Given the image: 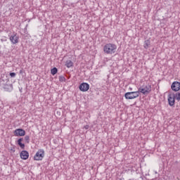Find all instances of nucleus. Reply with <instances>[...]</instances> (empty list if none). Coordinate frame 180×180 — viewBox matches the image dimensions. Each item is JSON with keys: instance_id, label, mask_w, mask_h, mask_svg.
<instances>
[{"instance_id": "obj_1", "label": "nucleus", "mask_w": 180, "mask_h": 180, "mask_svg": "<svg viewBox=\"0 0 180 180\" xmlns=\"http://www.w3.org/2000/svg\"><path fill=\"white\" fill-rule=\"evenodd\" d=\"M117 46L115 44H106L103 47V51L105 54H115Z\"/></svg>"}, {"instance_id": "obj_2", "label": "nucleus", "mask_w": 180, "mask_h": 180, "mask_svg": "<svg viewBox=\"0 0 180 180\" xmlns=\"http://www.w3.org/2000/svg\"><path fill=\"white\" fill-rule=\"evenodd\" d=\"M0 82L4 91H6L7 92H11V91L13 89V85L12 84H7V82H9L8 79H6V83H2V82H5V79H4V77H1L0 79Z\"/></svg>"}, {"instance_id": "obj_3", "label": "nucleus", "mask_w": 180, "mask_h": 180, "mask_svg": "<svg viewBox=\"0 0 180 180\" xmlns=\"http://www.w3.org/2000/svg\"><path fill=\"white\" fill-rule=\"evenodd\" d=\"M44 158V150L39 149L34 156V160L35 161H41Z\"/></svg>"}, {"instance_id": "obj_4", "label": "nucleus", "mask_w": 180, "mask_h": 180, "mask_svg": "<svg viewBox=\"0 0 180 180\" xmlns=\"http://www.w3.org/2000/svg\"><path fill=\"white\" fill-rule=\"evenodd\" d=\"M171 89L172 91H174V92H178L179 91H180V82H173L171 85Z\"/></svg>"}, {"instance_id": "obj_5", "label": "nucleus", "mask_w": 180, "mask_h": 180, "mask_svg": "<svg viewBox=\"0 0 180 180\" xmlns=\"http://www.w3.org/2000/svg\"><path fill=\"white\" fill-rule=\"evenodd\" d=\"M79 89L82 92H86L89 90V84L83 82L79 86Z\"/></svg>"}, {"instance_id": "obj_6", "label": "nucleus", "mask_w": 180, "mask_h": 180, "mask_svg": "<svg viewBox=\"0 0 180 180\" xmlns=\"http://www.w3.org/2000/svg\"><path fill=\"white\" fill-rule=\"evenodd\" d=\"M17 34L16 33H13L10 37V41H11L12 44H18L19 43V37Z\"/></svg>"}, {"instance_id": "obj_7", "label": "nucleus", "mask_w": 180, "mask_h": 180, "mask_svg": "<svg viewBox=\"0 0 180 180\" xmlns=\"http://www.w3.org/2000/svg\"><path fill=\"white\" fill-rule=\"evenodd\" d=\"M26 131L23 129H17L14 131V135L16 136H25Z\"/></svg>"}, {"instance_id": "obj_8", "label": "nucleus", "mask_w": 180, "mask_h": 180, "mask_svg": "<svg viewBox=\"0 0 180 180\" xmlns=\"http://www.w3.org/2000/svg\"><path fill=\"white\" fill-rule=\"evenodd\" d=\"M167 101L170 106H175V98L172 94H168Z\"/></svg>"}, {"instance_id": "obj_9", "label": "nucleus", "mask_w": 180, "mask_h": 180, "mask_svg": "<svg viewBox=\"0 0 180 180\" xmlns=\"http://www.w3.org/2000/svg\"><path fill=\"white\" fill-rule=\"evenodd\" d=\"M129 95H133V97H129L130 99H136V98H139L140 96V91L138 89L137 91H131V93H128L127 96Z\"/></svg>"}, {"instance_id": "obj_10", "label": "nucleus", "mask_w": 180, "mask_h": 180, "mask_svg": "<svg viewBox=\"0 0 180 180\" xmlns=\"http://www.w3.org/2000/svg\"><path fill=\"white\" fill-rule=\"evenodd\" d=\"M22 160H27L29 158V152L27 150H22L20 153Z\"/></svg>"}, {"instance_id": "obj_11", "label": "nucleus", "mask_w": 180, "mask_h": 180, "mask_svg": "<svg viewBox=\"0 0 180 180\" xmlns=\"http://www.w3.org/2000/svg\"><path fill=\"white\" fill-rule=\"evenodd\" d=\"M176 93H173L172 95H173V97H174V99L177 101V102H180V92L176 91Z\"/></svg>"}, {"instance_id": "obj_12", "label": "nucleus", "mask_w": 180, "mask_h": 180, "mask_svg": "<svg viewBox=\"0 0 180 180\" xmlns=\"http://www.w3.org/2000/svg\"><path fill=\"white\" fill-rule=\"evenodd\" d=\"M138 90L139 91V94L141 93L143 94V95H148V91L144 89V87H139Z\"/></svg>"}, {"instance_id": "obj_13", "label": "nucleus", "mask_w": 180, "mask_h": 180, "mask_svg": "<svg viewBox=\"0 0 180 180\" xmlns=\"http://www.w3.org/2000/svg\"><path fill=\"white\" fill-rule=\"evenodd\" d=\"M65 66L68 68H71V67L74 66V63H72L71 60H68L66 61Z\"/></svg>"}, {"instance_id": "obj_14", "label": "nucleus", "mask_w": 180, "mask_h": 180, "mask_svg": "<svg viewBox=\"0 0 180 180\" xmlns=\"http://www.w3.org/2000/svg\"><path fill=\"white\" fill-rule=\"evenodd\" d=\"M150 40L149 39L146 40L144 41V44H143L144 49H148V47H150Z\"/></svg>"}, {"instance_id": "obj_15", "label": "nucleus", "mask_w": 180, "mask_h": 180, "mask_svg": "<svg viewBox=\"0 0 180 180\" xmlns=\"http://www.w3.org/2000/svg\"><path fill=\"white\" fill-rule=\"evenodd\" d=\"M57 72H58V69H57V68H53L51 70V74L52 75H56V74H57Z\"/></svg>"}, {"instance_id": "obj_16", "label": "nucleus", "mask_w": 180, "mask_h": 180, "mask_svg": "<svg viewBox=\"0 0 180 180\" xmlns=\"http://www.w3.org/2000/svg\"><path fill=\"white\" fill-rule=\"evenodd\" d=\"M127 94H131V92H127L124 94L125 99H134V98H133V94H129L128 96H127Z\"/></svg>"}, {"instance_id": "obj_17", "label": "nucleus", "mask_w": 180, "mask_h": 180, "mask_svg": "<svg viewBox=\"0 0 180 180\" xmlns=\"http://www.w3.org/2000/svg\"><path fill=\"white\" fill-rule=\"evenodd\" d=\"M146 91H148V94H150L151 92V85L147 84L145 87H143Z\"/></svg>"}, {"instance_id": "obj_18", "label": "nucleus", "mask_w": 180, "mask_h": 180, "mask_svg": "<svg viewBox=\"0 0 180 180\" xmlns=\"http://www.w3.org/2000/svg\"><path fill=\"white\" fill-rule=\"evenodd\" d=\"M24 140L26 141L27 144H29V143H30V136L29 135L25 136Z\"/></svg>"}, {"instance_id": "obj_19", "label": "nucleus", "mask_w": 180, "mask_h": 180, "mask_svg": "<svg viewBox=\"0 0 180 180\" xmlns=\"http://www.w3.org/2000/svg\"><path fill=\"white\" fill-rule=\"evenodd\" d=\"M17 144L22 148V150H25V143L22 142H17Z\"/></svg>"}, {"instance_id": "obj_20", "label": "nucleus", "mask_w": 180, "mask_h": 180, "mask_svg": "<svg viewBox=\"0 0 180 180\" xmlns=\"http://www.w3.org/2000/svg\"><path fill=\"white\" fill-rule=\"evenodd\" d=\"M60 82H65V77L64 76H59Z\"/></svg>"}, {"instance_id": "obj_21", "label": "nucleus", "mask_w": 180, "mask_h": 180, "mask_svg": "<svg viewBox=\"0 0 180 180\" xmlns=\"http://www.w3.org/2000/svg\"><path fill=\"white\" fill-rule=\"evenodd\" d=\"M10 77L11 78H15V77H16V73H15V72H10Z\"/></svg>"}, {"instance_id": "obj_22", "label": "nucleus", "mask_w": 180, "mask_h": 180, "mask_svg": "<svg viewBox=\"0 0 180 180\" xmlns=\"http://www.w3.org/2000/svg\"><path fill=\"white\" fill-rule=\"evenodd\" d=\"M23 141V138H20L18 141L17 143H22Z\"/></svg>"}, {"instance_id": "obj_23", "label": "nucleus", "mask_w": 180, "mask_h": 180, "mask_svg": "<svg viewBox=\"0 0 180 180\" xmlns=\"http://www.w3.org/2000/svg\"><path fill=\"white\" fill-rule=\"evenodd\" d=\"M84 129H86V130H88V129H89V125L84 126Z\"/></svg>"}, {"instance_id": "obj_24", "label": "nucleus", "mask_w": 180, "mask_h": 180, "mask_svg": "<svg viewBox=\"0 0 180 180\" xmlns=\"http://www.w3.org/2000/svg\"><path fill=\"white\" fill-rule=\"evenodd\" d=\"M20 74H23V69L20 70Z\"/></svg>"}, {"instance_id": "obj_25", "label": "nucleus", "mask_w": 180, "mask_h": 180, "mask_svg": "<svg viewBox=\"0 0 180 180\" xmlns=\"http://www.w3.org/2000/svg\"><path fill=\"white\" fill-rule=\"evenodd\" d=\"M129 91H132L133 89H132L131 87H129Z\"/></svg>"}, {"instance_id": "obj_26", "label": "nucleus", "mask_w": 180, "mask_h": 180, "mask_svg": "<svg viewBox=\"0 0 180 180\" xmlns=\"http://www.w3.org/2000/svg\"><path fill=\"white\" fill-rule=\"evenodd\" d=\"M11 151H13V153H15V149H11Z\"/></svg>"}, {"instance_id": "obj_27", "label": "nucleus", "mask_w": 180, "mask_h": 180, "mask_svg": "<svg viewBox=\"0 0 180 180\" xmlns=\"http://www.w3.org/2000/svg\"><path fill=\"white\" fill-rule=\"evenodd\" d=\"M175 164H178V161H176V162H175Z\"/></svg>"}]
</instances>
